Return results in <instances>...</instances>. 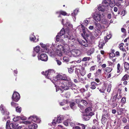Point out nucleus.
I'll return each instance as SVG.
<instances>
[{
    "label": "nucleus",
    "instance_id": "nucleus-1",
    "mask_svg": "<svg viewBox=\"0 0 129 129\" xmlns=\"http://www.w3.org/2000/svg\"><path fill=\"white\" fill-rule=\"evenodd\" d=\"M61 80L58 81L59 87L58 88V91L62 92L63 90L69 89V87L72 85V82H70L71 79L69 77L65 75H61Z\"/></svg>",
    "mask_w": 129,
    "mask_h": 129
},
{
    "label": "nucleus",
    "instance_id": "nucleus-2",
    "mask_svg": "<svg viewBox=\"0 0 129 129\" xmlns=\"http://www.w3.org/2000/svg\"><path fill=\"white\" fill-rule=\"evenodd\" d=\"M0 110L3 114L5 115L3 120H6L7 119L9 118V117L8 116L9 112L6 110L5 107L3 105H1L0 106Z\"/></svg>",
    "mask_w": 129,
    "mask_h": 129
},
{
    "label": "nucleus",
    "instance_id": "nucleus-3",
    "mask_svg": "<svg viewBox=\"0 0 129 129\" xmlns=\"http://www.w3.org/2000/svg\"><path fill=\"white\" fill-rule=\"evenodd\" d=\"M93 19L96 21H100L101 20V15L98 11H95L92 14Z\"/></svg>",
    "mask_w": 129,
    "mask_h": 129
},
{
    "label": "nucleus",
    "instance_id": "nucleus-4",
    "mask_svg": "<svg viewBox=\"0 0 129 129\" xmlns=\"http://www.w3.org/2000/svg\"><path fill=\"white\" fill-rule=\"evenodd\" d=\"M78 42L79 43L81 44L83 46L82 47V48L86 51L87 50L86 47H90L89 44L87 42H86L84 41L83 40H78Z\"/></svg>",
    "mask_w": 129,
    "mask_h": 129
},
{
    "label": "nucleus",
    "instance_id": "nucleus-5",
    "mask_svg": "<svg viewBox=\"0 0 129 129\" xmlns=\"http://www.w3.org/2000/svg\"><path fill=\"white\" fill-rule=\"evenodd\" d=\"M65 31L64 28H62L60 30L59 33H58L56 36V39L57 41H59L61 40V39H62L61 37L65 34Z\"/></svg>",
    "mask_w": 129,
    "mask_h": 129
},
{
    "label": "nucleus",
    "instance_id": "nucleus-6",
    "mask_svg": "<svg viewBox=\"0 0 129 129\" xmlns=\"http://www.w3.org/2000/svg\"><path fill=\"white\" fill-rule=\"evenodd\" d=\"M10 121L8 120L6 123V128L7 129H13L16 128L18 126V125L13 123H11L9 124Z\"/></svg>",
    "mask_w": 129,
    "mask_h": 129
},
{
    "label": "nucleus",
    "instance_id": "nucleus-7",
    "mask_svg": "<svg viewBox=\"0 0 129 129\" xmlns=\"http://www.w3.org/2000/svg\"><path fill=\"white\" fill-rule=\"evenodd\" d=\"M61 75H58L56 76L54 79L55 81H56V83H54L55 85V86L56 87V91L57 92L58 91V88H57V86H59L58 81H60L61 80Z\"/></svg>",
    "mask_w": 129,
    "mask_h": 129
},
{
    "label": "nucleus",
    "instance_id": "nucleus-8",
    "mask_svg": "<svg viewBox=\"0 0 129 129\" xmlns=\"http://www.w3.org/2000/svg\"><path fill=\"white\" fill-rule=\"evenodd\" d=\"M38 59H40L42 61H46L48 60L47 56L45 54H42L38 56Z\"/></svg>",
    "mask_w": 129,
    "mask_h": 129
},
{
    "label": "nucleus",
    "instance_id": "nucleus-9",
    "mask_svg": "<svg viewBox=\"0 0 129 129\" xmlns=\"http://www.w3.org/2000/svg\"><path fill=\"white\" fill-rule=\"evenodd\" d=\"M13 100L16 102L18 101L20 98V95L17 92H14L12 97Z\"/></svg>",
    "mask_w": 129,
    "mask_h": 129
},
{
    "label": "nucleus",
    "instance_id": "nucleus-10",
    "mask_svg": "<svg viewBox=\"0 0 129 129\" xmlns=\"http://www.w3.org/2000/svg\"><path fill=\"white\" fill-rule=\"evenodd\" d=\"M87 104V103L86 101L82 100L80 102V104L78 105V106L81 109H83L85 108Z\"/></svg>",
    "mask_w": 129,
    "mask_h": 129
},
{
    "label": "nucleus",
    "instance_id": "nucleus-11",
    "mask_svg": "<svg viewBox=\"0 0 129 129\" xmlns=\"http://www.w3.org/2000/svg\"><path fill=\"white\" fill-rule=\"evenodd\" d=\"M29 119H30L33 122H35L36 123H39L41 121V120L39 118L37 117L36 116H31L29 117Z\"/></svg>",
    "mask_w": 129,
    "mask_h": 129
},
{
    "label": "nucleus",
    "instance_id": "nucleus-12",
    "mask_svg": "<svg viewBox=\"0 0 129 129\" xmlns=\"http://www.w3.org/2000/svg\"><path fill=\"white\" fill-rule=\"evenodd\" d=\"M67 47V48L68 49V47H69L68 45L66 44L65 45L63 46L61 45H58L57 47L56 50H58L59 51H65L66 49L65 48V47Z\"/></svg>",
    "mask_w": 129,
    "mask_h": 129
},
{
    "label": "nucleus",
    "instance_id": "nucleus-13",
    "mask_svg": "<svg viewBox=\"0 0 129 129\" xmlns=\"http://www.w3.org/2000/svg\"><path fill=\"white\" fill-rule=\"evenodd\" d=\"M28 127L29 129H36L38 126L36 124L33 123L32 124L29 125Z\"/></svg>",
    "mask_w": 129,
    "mask_h": 129
},
{
    "label": "nucleus",
    "instance_id": "nucleus-14",
    "mask_svg": "<svg viewBox=\"0 0 129 129\" xmlns=\"http://www.w3.org/2000/svg\"><path fill=\"white\" fill-rule=\"evenodd\" d=\"M97 85V84L95 82H92L91 83L89 87L91 89H94L96 88L95 86Z\"/></svg>",
    "mask_w": 129,
    "mask_h": 129
},
{
    "label": "nucleus",
    "instance_id": "nucleus-15",
    "mask_svg": "<svg viewBox=\"0 0 129 129\" xmlns=\"http://www.w3.org/2000/svg\"><path fill=\"white\" fill-rule=\"evenodd\" d=\"M80 53V52L79 51L75 50H73L72 52V54L75 56H78Z\"/></svg>",
    "mask_w": 129,
    "mask_h": 129
},
{
    "label": "nucleus",
    "instance_id": "nucleus-16",
    "mask_svg": "<svg viewBox=\"0 0 129 129\" xmlns=\"http://www.w3.org/2000/svg\"><path fill=\"white\" fill-rule=\"evenodd\" d=\"M94 25L95 26L94 27L95 29H96V30H100L101 29V26L100 24L95 23Z\"/></svg>",
    "mask_w": 129,
    "mask_h": 129
},
{
    "label": "nucleus",
    "instance_id": "nucleus-17",
    "mask_svg": "<svg viewBox=\"0 0 129 129\" xmlns=\"http://www.w3.org/2000/svg\"><path fill=\"white\" fill-rule=\"evenodd\" d=\"M58 117L56 120V122L60 123L61 122V121L64 119V117L62 115H60L59 116H58Z\"/></svg>",
    "mask_w": 129,
    "mask_h": 129
},
{
    "label": "nucleus",
    "instance_id": "nucleus-18",
    "mask_svg": "<svg viewBox=\"0 0 129 129\" xmlns=\"http://www.w3.org/2000/svg\"><path fill=\"white\" fill-rule=\"evenodd\" d=\"M94 48H91L90 50H89L86 52L87 55H90L94 52Z\"/></svg>",
    "mask_w": 129,
    "mask_h": 129
},
{
    "label": "nucleus",
    "instance_id": "nucleus-19",
    "mask_svg": "<svg viewBox=\"0 0 129 129\" xmlns=\"http://www.w3.org/2000/svg\"><path fill=\"white\" fill-rule=\"evenodd\" d=\"M102 4L103 6L107 7L109 6V4L107 1L104 0Z\"/></svg>",
    "mask_w": 129,
    "mask_h": 129
},
{
    "label": "nucleus",
    "instance_id": "nucleus-20",
    "mask_svg": "<svg viewBox=\"0 0 129 129\" xmlns=\"http://www.w3.org/2000/svg\"><path fill=\"white\" fill-rule=\"evenodd\" d=\"M72 120L73 119H68V122H69V123L70 124V126H73L75 125V124L73 122V121H72Z\"/></svg>",
    "mask_w": 129,
    "mask_h": 129
},
{
    "label": "nucleus",
    "instance_id": "nucleus-21",
    "mask_svg": "<svg viewBox=\"0 0 129 129\" xmlns=\"http://www.w3.org/2000/svg\"><path fill=\"white\" fill-rule=\"evenodd\" d=\"M49 76L48 77H52V75L55 73V72L53 70H48Z\"/></svg>",
    "mask_w": 129,
    "mask_h": 129
},
{
    "label": "nucleus",
    "instance_id": "nucleus-22",
    "mask_svg": "<svg viewBox=\"0 0 129 129\" xmlns=\"http://www.w3.org/2000/svg\"><path fill=\"white\" fill-rule=\"evenodd\" d=\"M124 67L125 70H127L129 69V64L127 62H125L124 63Z\"/></svg>",
    "mask_w": 129,
    "mask_h": 129
},
{
    "label": "nucleus",
    "instance_id": "nucleus-23",
    "mask_svg": "<svg viewBox=\"0 0 129 129\" xmlns=\"http://www.w3.org/2000/svg\"><path fill=\"white\" fill-rule=\"evenodd\" d=\"M124 111V109L119 108L118 109L117 111L118 115H121Z\"/></svg>",
    "mask_w": 129,
    "mask_h": 129
},
{
    "label": "nucleus",
    "instance_id": "nucleus-24",
    "mask_svg": "<svg viewBox=\"0 0 129 129\" xmlns=\"http://www.w3.org/2000/svg\"><path fill=\"white\" fill-rule=\"evenodd\" d=\"M101 69H98L96 72V76L98 77H100L101 75Z\"/></svg>",
    "mask_w": 129,
    "mask_h": 129
},
{
    "label": "nucleus",
    "instance_id": "nucleus-25",
    "mask_svg": "<svg viewBox=\"0 0 129 129\" xmlns=\"http://www.w3.org/2000/svg\"><path fill=\"white\" fill-rule=\"evenodd\" d=\"M90 117L87 114L86 115H84L83 116V120L85 121H87L89 119Z\"/></svg>",
    "mask_w": 129,
    "mask_h": 129
},
{
    "label": "nucleus",
    "instance_id": "nucleus-26",
    "mask_svg": "<svg viewBox=\"0 0 129 129\" xmlns=\"http://www.w3.org/2000/svg\"><path fill=\"white\" fill-rule=\"evenodd\" d=\"M124 45V44L123 43H121L119 45V48L120 49L122 50L123 51H126V50H125L124 49L123 47V46Z\"/></svg>",
    "mask_w": 129,
    "mask_h": 129
},
{
    "label": "nucleus",
    "instance_id": "nucleus-27",
    "mask_svg": "<svg viewBox=\"0 0 129 129\" xmlns=\"http://www.w3.org/2000/svg\"><path fill=\"white\" fill-rule=\"evenodd\" d=\"M105 44L104 42L100 41L98 45V46L100 48H102Z\"/></svg>",
    "mask_w": 129,
    "mask_h": 129
},
{
    "label": "nucleus",
    "instance_id": "nucleus-28",
    "mask_svg": "<svg viewBox=\"0 0 129 129\" xmlns=\"http://www.w3.org/2000/svg\"><path fill=\"white\" fill-rule=\"evenodd\" d=\"M112 69L110 67H107L105 68V70L106 73H109L111 72L112 71Z\"/></svg>",
    "mask_w": 129,
    "mask_h": 129
},
{
    "label": "nucleus",
    "instance_id": "nucleus-29",
    "mask_svg": "<svg viewBox=\"0 0 129 129\" xmlns=\"http://www.w3.org/2000/svg\"><path fill=\"white\" fill-rule=\"evenodd\" d=\"M40 50V47L39 46H37L34 49V51L37 53L39 52Z\"/></svg>",
    "mask_w": 129,
    "mask_h": 129
},
{
    "label": "nucleus",
    "instance_id": "nucleus-30",
    "mask_svg": "<svg viewBox=\"0 0 129 129\" xmlns=\"http://www.w3.org/2000/svg\"><path fill=\"white\" fill-rule=\"evenodd\" d=\"M62 51L56 50V52L57 55L59 56H61L62 55Z\"/></svg>",
    "mask_w": 129,
    "mask_h": 129
},
{
    "label": "nucleus",
    "instance_id": "nucleus-31",
    "mask_svg": "<svg viewBox=\"0 0 129 129\" xmlns=\"http://www.w3.org/2000/svg\"><path fill=\"white\" fill-rule=\"evenodd\" d=\"M107 119L106 118H105L104 117H102V123L104 125L106 122Z\"/></svg>",
    "mask_w": 129,
    "mask_h": 129
},
{
    "label": "nucleus",
    "instance_id": "nucleus-32",
    "mask_svg": "<svg viewBox=\"0 0 129 129\" xmlns=\"http://www.w3.org/2000/svg\"><path fill=\"white\" fill-rule=\"evenodd\" d=\"M109 117V114L107 112L105 111L103 112V114L102 117H104L105 118L108 117Z\"/></svg>",
    "mask_w": 129,
    "mask_h": 129
},
{
    "label": "nucleus",
    "instance_id": "nucleus-33",
    "mask_svg": "<svg viewBox=\"0 0 129 129\" xmlns=\"http://www.w3.org/2000/svg\"><path fill=\"white\" fill-rule=\"evenodd\" d=\"M128 75H127V74H126L123 77L122 79L121 80L123 81L126 80L128 79Z\"/></svg>",
    "mask_w": 129,
    "mask_h": 129
},
{
    "label": "nucleus",
    "instance_id": "nucleus-34",
    "mask_svg": "<svg viewBox=\"0 0 129 129\" xmlns=\"http://www.w3.org/2000/svg\"><path fill=\"white\" fill-rule=\"evenodd\" d=\"M103 6H99L98 8V9L99 12V11H101L102 12H104V11L105 9L103 7Z\"/></svg>",
    "mask_w": 129,
    "mask_h": 129
},
{
    "label": "nucleus",
    "instance_id": "nucleus-35",
    "mask_svg": "<svg viewBox=\"0 0 129 129\" xmlns=\"http://www.w3.org/2000/svg\"><path fill=\"white\" fill-rule=\"evenodd\" d=\"M56 13V14L59 13L60 15L61 14L63 15H65L67 14V13L65 12L61 11L59 12H57Z\"/></svg>",
    "mask_w": 129,
    "mask_h": 129
},
{
    "label": "nucleus",
    "instance_id": "nucleus-36",
    "mask_svg": "<svg viewBox=\"0 0 129 129\" xmlns=\"http://www.w3.org/2000/svg\"><path fill=\"white\" fill-rule=\"evenodd\" d=\"M92 110V109L91 107H88L86 108L85 110V112L86 113H88Z\"/></svg>",
    "mask_w": 129,
    "mask_h": 129
},
{
    "label": "nucleus",
    "instance_id": "nucleus-37",
    "mask_svg": "<svg viewBox=\"0 0 129 129\" xmlns=\"http://www.w3.org/2000/svg\"><path fill=\"white\" fill-rule=\"evenodd\" d=\"M20 119V116H17L14 117L13 118V120L14 121H17Z\"/></svg>",
    "mask_w": 129,
    "mask_h": 129
},
{
    "label": "nucleus",
    "instance_id": "nucleus-38",
    "mask_svg": "<svg viewBox=\"0 0 129 129\" xmlns=\"http://www.w3.org/2000/svg\"><path fill=\"white\" fill-rule=\"evenodd\" d=\"M95 30V31L94 32V35L95 37H97L99 35V30H96V29Z\"/></svg>",
    "mask_w": 129,
    "mask_h": 129
},
{
    "label": "nucleus",
    "instance_id": "nucleus-39",
    "mask_svg": "<svg viewBox=\"0 0 129 129\" xmlns=\"http://www.w3.org/2000/svg\"><path fill=\"white\" fill-rule=\"evenodd\" d=\"M72 85L71 86H70L69 87V88H71L72 90H73V89H75L76 88V86L75 85V84H73L72 83Z\"/></svg>",
    "mask_w": 129,
    "mask_h": 129
},
{
    "label": "nucleus",
    "instance_id": "nucleus-40",
    "mask_svg": "<svg viewBox=\"0 0 129 129\" xmlns=\"http://www.w3.org/2000/svg\"><path fill=\"white\" fill-rule=\"evenodd\" d=\"M16 110L17 112L20 113L21 112V107L18 106L16 107Z\"/></svg>",
    "mask_w": 129,
    "mask_h": 129
},
{
    "label": "nucleus",
    "instance_id": "nucleus-41",
    "mask_svg": "<svg viewBox=\"0 0 129 129\" xmlns=\"http://www.w3.org/2000/svg\"><path fill=\"white\" fill-rule=\"evenodd\" d=\"M111 87L112 86L111 84H109L108 85V88L107 89V91L108 92H110Z\"/></svg>",
    "mask_w": 129,
    "mask_h": 129
},
{
    "label": "nucleus",
    "instance_id": "nucleus-42",
    "mask_svg": "<svg viewBox=\"0 0 129 129\" xmlns=\"http://www.w3.org/2000/svg\"><path fill=\"white\" fill-rule=\"evenodd\" d=\"M40 45L42 48L45 49L46 50H47L48 49L47 48L46 45L45 44H44L43 43H40Z\"/></svg>",
    "mask_w": 129,
    "mask_h": 129
},
{
    "label": "nucleus",
    "instance_id": "nucleus-43",
    "mask_svg": "<svg viewBox=\"0 0 129 129\" xmlns=\"http://www.w3.org/2000/svg\"><path fill=\"white\" fill-rule=\"evenodd\" d=\"M90 59V57H84L82 60V61H86L87 60H89Z\"/></svg>",
    "mask_w": 129,
    "mask_h": 129
},
{
    "label": "nucleus",
    "instance_id": "nucleus-44",
    "mask_svg": "<svg viewBox=\"0 0 129 129\" xmlns=\"http://www.w3.org/2000/svg\"><path fill=\"white\" fill-rule=\"evenodd\" d=\"M121 31L122 33H123V34H124V36H126V29H125L124 28H121Z\"/></svg>",
    "mask_w": 129,
    "mask_h": 129
},
{
    "label": "nucleus",
    "instance_id": "nucleus-45",
    "mask_svg": "<svg viewBox=\"0 0 129 129\" xmlns=\"http://www.w3.org/2000/svg\"><path fill=\"white\" fill-rule=\"evenodd\" d=\"M45 76L47 77V78H49V77H48L49 76V71L48 70L46 71L45 73Z\"/></svg>",
    "mask_w": 129,
    "mask_h": 129
},
{
    "label": "nucleus",
    "instance_id": "nucleus-46",
    "mask_svg": "<svg viewBox=\"0 0 129 129\" xmlns=\"http://www.w3.org/2000/svg\"><path fill=\"white\" fill-rule=\"evenodd\" d=\"M32 36V37H30V41H34L35 39L36 38L33 35Z\"/></svg>",
    "mask_w": 129,
    "mask_h": 129
},
{
    "label": "nucleus",
    "instance_id": "nucleus-47",
    "mask_svg": "<svg viewBox=\"0 0 129 129\" xmlns=\"http://www.w3.org/2000/svg\"><path fill=\"white\" fill-rule=\"evenodd\" d=\"M68 39L71 40H75V39L73 36H69Z\"/></svg>",
    "mask_w": 129,
    "mask_h": 129
},
{
    "label": "nucleus",
    "instance_id": "nucleus-48",
    "mask_svg": "<svg viewBox=\"0 0 129 129\" xmlns=\"http://www.w3.org/2000/svg\"><path fill=\"white\" fill-rule=\"evenodd\" d=\"M56 62L57 63V64L59 65L60 66L61 65L62 63L59 60L56 59Z\"/></svg>",
    "mask_w": 129,
    "mask_h": 129
},
{
    "label": "nucleus",
    "instance_id": "nucleus-49",
    "mask_svg": "<svg viewBox=\"0 0 129 129\" xmlns=\"http://www.w3.org/2000/svg\"><path fill=\"white\" fill-rule=\"evenodd\" d=\"M75 105V103L73 102H72L70 103V106L71 108L73 109V107Z\"/></svg>",
    "mask_w": 129,
    "mask_h": 129
},
{
    "label": "nucleus",
    "instance_id": "nucleus-50",
    "mask_svg": "<svg viewBox=\"0 0 129 129\" xmlns=\"http://www.w3.org/2000/svg\"><path fill=\"white\" fill-rule=\"evenodd\" d=\"M115 54L113 52L111 53L109 55L110 57H114L115 56Z\"/></svg>",
    "mask_w": 129,
    "mask_h": 129
},
{
    "label": "nucleus",
    "instance_id": "nucleus-51",
    "mask_svg": "<svg viewBox=\"0 0 129 129\" xmlns=\"http://www.w3.org/2000/svg\"><path fill=\"white\" fill-rule=\"evenodd\" d=\"M68 71L69 73H72L73 72V70L72 68H70L68 69Z\"/></svg>",
    "mask_w": 129,
    "mask_h": 129
},
{
    "label": "nucleus",
    "instance_id": "nucleus-52",
    "mask_svg": "<svg viewBox=\"0 0 129 129\" xmlns=\"http://www.w3.org/2000/svg\"><path fill=\"white\" fill-rule=\"evenodd\" d=\"M63 59L64 61L67 62H68L69 61L68 58L66 57H64L63 58Z\"/></svg>",
    "mask_w": 129,
    "mask_h": 129
},
{
    "label": "nucleus",
    "instance_id": "nucleus-53",
    "mask_svg": "<svg viewBox=\"0 0 129 129\" xmlns=\"http://www.w3.org/2000/svg\"><path fill=\"white\" fill-rule=\"evenodd\" d=\"M66 25L68 27H70L71 26H72V25L69 22H67L66 24Z\"/></svg>",
    "mask_w": 129,
    "mask_h": 129
},
{
    "label": "nucleus",
    "instance_id": "nucleus-54",
    "mask_svg": "<svg viewBox=\"0 0 129 129\" xmlns=\"http://www.w3.org/2000/svg\"><path fill=\"white\" fill-rule=\"evenodd\" d=\"M118 96V94H117L116 95H114L113 98V100H112V102H114V101H116L117 96Z\"/></svg>",
    "mask_w": 129,
    "mask_h": 129
},
{
    "label": "nucleus",
    "instance_id": "nucleus-55",
    "mask_svg": "<svg viewBox=\"0 0 129 129\" xmlns=\"http://www.w3.org/2000/svg\"><path fill=\"white\" fill-rule=\"evenodd\" d=\"M81 28H82L83 31L84 33V34L85 35V29H84V27L83 25L82 24H81Z\"/></svg>",
    "mask_w": 129,
    "mask_h": 129
},
{
    "label": "nucleus",
    "instance_id": "nucleus-56",
    "mask_svg": "<svg viewBox=\"0 0 129 129\" xmlns=\"http://www.w3.org/2000/svg\"><path fill=\"white\" fill-rule=\"evenodd\" d=\"M120 65L119 63H118L117 64V72H119L120 71Z\"/></svg>",
    "mask_w": 129,
    "mask_h": 129
},
{
    "label": "nucleus",
    "instance_id": "nucleus-57",
    "mask_svg": "<svg viewBox=\"0 0 129 129\" xmlns=\"http://www.w3.org/2000/svg\"><path fill=\"white\" fill-rule=\"evenodd\" d=\"M80 125H81L82 126V129H85V127L86 126V125H85L84 124H80Z\"/></svg>",
    "mask_w": 129,
    "mask_h": 129
},
{
    "label": "nucleus",
    "instance_id": "nucleus-58",
    "mask_svg": "<svg viewBox=\"0 0 129 129\" xmlns=\"http://www.w3.org/2000/svg\"><path fill=\"white\" fill-rule=\"evenodd\" d=\"M78 10H79L78 9H76L74 11V13L75 15H76L77 14V13L78 12Z\"/></svg>",
    "mask_w": 129,
    "mask_h": 129
},
{
    "label": "nucleus",
    "instance_id": "nucleus-59",
    "mask_svg": "<svg viewBox=\"0 0 129 129\" xmlns=\"http://www.w3.org/2000/svg\"><path fill=\"white\" fill-rule=\"evenodd\" d=\"M57 128L58 129H64L63 128L62 126L60 125H58Z\"/></svg>",
    "mask_w": 129,
    "mask_h": 129
},
{
    "label": "nucleus",
    "instance_id": "nucleus-60",
    "mask_svg": "<svg viewBox=\"0 0 129 129\" xmlns=\"http://www.w3.org/2000/svg\"><path fill=\"white\" fill-rule=\"evenodd\" d=\"M63 124L66 126H67L69 124V122H68V119L66 121H65L63 122Z\"/></svg>",
    "mask_w": 129,
    "mask_h": 129
},
{
    "label": "nucleus",
    "instance_id": "nucleus-61",
    "mask_svg": "<svg viewBox=\"0 0 129 129\" xmlns=\"http://www.w3.org/2000/svg\"><path fill=\"white\" fill-rule=\"evenodd\" d=\"M95 66H92L90 68V71H93L95 69Z\"/></svg>",
    "mask_w": 129,
    "mask_h": 129
},
{
    "label": "nucleus",
    "instance_id": "nucleus-62",
    "mask_svg": "<svg viewBox=\"0 0 129 129\" xmlns=\"http://www.w3.org/2000/svg\"><path fill=\"white\" fill-rule=\"evenodd\" d=\"M83 22L84 24L86 25H87L88 23V21L87 20H85Z\"/></svg>",
    "mask_w": 129,
    "mask_h": 129
},
{
    "label": "nucleus",
    "instance_id": "nucleus-63",
    "mask_svg": "<svg viewBox=\"0 0 129 129\" xmlns=\"http://www.w3.org/2000/svg\"><path fill=\"white\" fill-rule=\"evenodd\" d=\"M121 102L123 103H125V98L123 97L121 100Z\"/></svg>",
    "mask_w": 129,
    "mask_h": 129
},
{
    "label": "nucleus",
    "instance_id": "nucleus-64",
    "mask_svg": "<svg viewBox=\"0 0 129 129\" xmlns=\"http://www.w3.org/2000/svg\"><path fill=\"white\" fill-rule=\"evenodd\" d=\"M73 129H81L80 127L79 126H75L73 128Z\"/></svg>",
    "mask_w": 129,
    "mask_h": 129
}]
</instances>
